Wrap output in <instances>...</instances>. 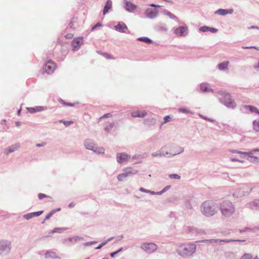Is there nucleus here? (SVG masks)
<instances>
[{
    "mask_svg": "<svg viewBox=\"0 0 259 259\" xmlns=\"http://www.w3.org/2000/svg\"><path fill=\"white\" fill-rule=\"evenodd\" d=\"M196 246L194 244L181 245L178 248L179 253L182 256L190 255L195 251Z\"/></svg>",
    "mask_w": 259,
    "mask_h": 259,
    "instance_id": "1",
    "label": "nucleus"
},
{
    "mask_svg": "<svg viewBox=\"0 0 259 259\" xmlns=\"http://www.w3.org/2000/svg\"><path fill=\"white\" fill-rule=\"evenodd\" d=\"M202 212L206 216L209 217L214 214L217 206L211 202H205L202 204Z\"/></svg>",
    "mask_w": 259,
    "mask_h": 259,
    "instance_id": "2",
    "label": "nucleus"
},
{
    "mask_svg": "<svg viewBox=\"0 0 259 259\" xmlns=\"http://www.w3.org/2000/svg\"><path fill=\"white\" fill-rule=\"evenodd\" d=\"M222 212L225 216H229L234 211V208L230 202H223L221 205Z\"/></svg>",
    "mask_w": 259,
    "mask_h": 259,
    "instance_id": "3",
    "label": "nucleus"
},
{
    "mask_svg": "<svg viewBox=\"0 0 259 259\" xmlns=\"http://www.w3.org/2000/svg\"><path fill=\"white\" fill-rule=\"evenodd\" d=\"M84 146L85 147L89 149L94 151L98 153H104V149L102 147H97L96 145L89 140H85L84 142Z\"/></svg>",
    "mask_w": 259,
    "mask_h": 259,
    "instance_id": "4",
    "label": "nucleus"
},
{
    "mask_svg": "<svg viewBox=\"0 0 259 259\" xmlns=\"http://www.w3.org/2000/svg\"><path fill=\"white\" fill-rule=\"evenodd\" d=\"M256 152H259V149H255L253 150H252L250 152H241L239 151H234V153L241 154L242 155H244V157H245L247 160H250L251 161H255L256 159H258V157L257 156H254L253 153Z\"/></svg>",
    "mask_w": 259,
    "mask_h": 259,
    "instance_id": "5",
    "label": "nucleus"
},
{
    "mask_svg": "<svg viewBox=\"0 0 259 259\" xmlns=\"http://www.w3.org/2000/svg\"><path fill=\"white\" fill-rule=\"evenodd\" d=\"M141 248L148 253H151L157 249V245L153 243H145L141 245Z\"/></svg>",
    "mask_w": 259,
    "mask_h": 259,
    "instance_id": "6",
    "label": "nucleus"
},
{
    "mask_svg": "<svg viewBox=\"0 0 259 259\" xmlns=\"http://www.w3.org/2000/svg\"><path fill=\"white\" fill-rule=\"evenodd\" d=\"M188 28L186 26H180L174 30L175 34L178 36H185L188 33Z\"/></svg>",
    "mask_w": 259,
    "mask_h": 259,
    "instance_id": "7",
    "label": "nucleus"
},
{
    "mask_svg": "<svg viewBox=\"0 0 259 259\" xmlns=\"http://www.w3.org/2000/svg\"><path fill=\"white\" fill-rule=\"evenodd\" d=\"M57 65L52 60H49L45 65V70L47 73H52L56 69Z\"/></svg>",
    "mask_w": 259,
    "mask_h": 259,
    "instance_id": "8",
    "label": "nucleus"
},
{
    "mask_svg": "<svg viewBox=\"0 0 259 259\" xmlns=\"http://www.w3.org/2000/svg\"><path fill=\"white\" fill-rule=\"evenodd\" d=\"M83 37H78L75 38L72 40L71 43L73 51H75L76 49H78L79 47L83 44Z\"/></svg>",
    "mask_w": 259,
    "mask_h": 259,
    "instance_id": "9",
    "label": "nucleus"
},
{
    "mask_svg": "<svg viewBox=\"0 0 259 259\" xmlns=\"http://www.w3.org/2000/svg\"><path fill=\"white\" fill-rule=\"evenodd\" d=\"M130 158V156L124 153H120L117 154V161L119 163L128 161Z\"/></svg>",
    "mask_w": 259,
    "mask_h": 259,
    "instance_id": "10",
    "label": "nucleus"
},
{
    "mask_svg": "<svg viewBox=\"0 0 259 259\" xmlns=\"http://www.w3.org/2000/svg\"><path fill=\"white\" fill-rule=\"evenodd\" d=\"M116 30L120 32L126 33L127 31V27L126 25L123 22L119 23L117 25L114 26Z\"/></svg>",
    "mask_w": 259,
    "mask_h": 259,
    "instance_id": "11",
    "label": "nucleus"
},
{
    "mask_svg": "<svg viewBox=\"0 0 259 259\" xmlns=\"http://www.w3.org/2000/svg\"><path fill=\"white\" fill-rule=\"evenodd\" d=\"M146 16L150 18H154L156 17L158 14V11L152 9H148L146 11Z\"/></svg>",
    "mask_w": 259,
    "mask_h": 259,
    "instance_id": "12",
    "label": "nucleus"
},
{
    "mask_svg": "<svg viewBox=\"0 0 259 259\" xmlns=\"http://www.w3.org/2000/svg\"><path fill=\"white\" fill-rule=\"evenodd\" d=\"M124 3H125L124 8L126 11H127L128 12H133L137 9V6L135 5H134L133 4L131 3V2H125Z\"/></svg>",
    "mask_w": 259,
    "mask_h": 259,
    "instance_id": "13",
    "label": "nucleus"
},
{
    "mask_svg": "<svg viewBox=\"0 0 259 259\" xmlns=\"http://www.w3.org/2000/svg\"><path fill=\"white\" fill-rule=\"evenodd\" d=\"M112 7V2L111 0H108L104 6L103 14V15H105L107 12H108L109 10H110Z\"/></svg>",
    "mask_w": 259,
    "mask_h": 259,
    "instance_id": "14",
    "label": "nucleus"
},
{
    "mask_svg": "<svg viewBox=\"0 0 259 259\" xmlns=\"http://www.w3.org/2000/svg\"><path fill=\"white\" fill-rule=\"evenodd\" d=\"M146 115L144 111H135L132 113V116L134 117H144Z\"/></svg>",
    "mask_w": 259,
    "mask_h": 259,
    "instance_id": "15",
    "label": "nucleus"
},
{
    "mask_svg": "<svg viewBox=\"0 0 259 259\" xmlns=\"http://www.w3.org/2000/svg\"><path fill=\"white\" fill-rule=\"evenodd\" d=\"M233 12V9H229V10H224V9H219L218 10L215 14L220 15H226L228 14H232Z\"/></svg>",
    "mask_w": 259,
    "mask_h": 259,
    "instance_id": "16",
    "label": "nucleus"
},
{
    "mask_svg": "<svg viewBox=\"0 0 259 259\" xmlns=\"http://www.w3.org/2000/svg\"><path fill=\"white\" fill-rule=\"evenodd\" d=\"M136 172H137V171H135V172L128 171V172H124L123 174H119L118 175L117 179L119 181H122L124 180V179L126 177H127L128 176V175L131 174H136Z\"/></svg>",
    "mask_w": 259,
    "mask_h": 259,
    "instance_id": "17",
    "label": "nucleus"
},
{
    "mask_svg": "<svg viewBox=\"0 0 259 259\" xmlns=\"http://www.w3.org/2000/svg\"><path fill=\"white\" fill-rule=\"evenodd\" d=\"M19 147V145L18 144L13 145L6 150V153L8 154L9 153L13 152L15 150H17Z\"/></svg>",
    "mask_w": 259,
    "mask_h": 259,
    "instance_id": "18",
    "label": "nucleus"
},
{
    "mask_svg": "<svg viewBox=\"0 0 259 259\" xmlns=\"http://www.w3.org/2000/svg\"><path fill=\"white\" fill-rule=\"evenodd\" d=\"M60 210V208L52 210L46 216L45 220L49 219L55 213L59 211Z\"/></svg>",
    "mask_w": 259,
    "mask_h": 259,
    "instance_id": "19",
    "label": "nucleus"
},
{
    "mask_svg": "<svg viewBox=\"0 0 259 259\" xmlns=\"http://www.w3.org/2000/svg\"><path fill=\"white\" fill-rule=\"evenodd\" d=\"M200 90L202 92H209L211 91V89L208 87V85L206 83H202L200 85Z\"/></svg>",
    "mask_w": 259,
    "mask_h": 259,
    "instance_id": "20",
    "label": "nucleus"
},
{
    "mask_svg": "<svg viewBox=\"0 0 259 259\" xmlns=\"http://www.w3.org/2000/svg\"><path fill=\"white\" fill-rule=\"evenodd\" d=\"M229 63V61H226L219 64V68L220 70L227 69L228 65Z\"/></svg>",
    "mask_w": 259,
    "mask_h": 259,
    "instance_id": "21",
    "label": "nucleus"
},
{
    "mask_svg": "<svg viewBox=\"0 0 259 259\" xmlns=\"http://www.w3.org/2000/svg\"><path fill=\"white\" fill-rule=\"evenodd\" d=\"M247 109H248L251 112H255L258 114H259V110L256 107L251 106H247L246 107Z\"/></svg>",
    "mask_w": 259,
    "mask_h": 259,
    "instance_id": "22",
    "label": "nucleus"
},
{
    "mask_svg": "<svg viewBox=\"0 0 259 259\" xmlns=\"http://www.w3.org/2000/svg\"><path fill=\"white\" fill-rule=\"evenodd\" d=\"M138 40L143 41L144 42L147 43V44H150L152 42V40L147 37H139L138 38Z\"/></svg>",
    "mask_w": 259,
    "mask_h": 259,
    "instance_id": "23",
    "label": "nucleus"
},
{
    "mask_svg": "<svg viewBox=\"0 0 259 259\" xmlns=\"http://www.w3.org/2000/svg\"><path fill=\"white\" fill-rule=\"evenodd\" d=\"M253 128L256 132H259V121L255 120L253 121Z\"/></svg>",
    "mask_w": 259,
    "mask_h": 259,
    "instance_id": "24",
    "label": "nucleus"
},
{
    "mask_svg": "<svg viewBox=\"0 0 259 259\" xmlns=\"http://www.w3.org/2000/svg\"><path fill=\"white\" fill-rule=\"evenodd\" d=\"M44 108L42 107H37L36 108H32L30 109V112L33 113L37 111H40L43 110Z\"/></svg>",
    "mask_w": 259,
    "mask_h": 259,
    "instance_id": "25",
    "label": "nucleus"
},
{
    "mask_svg": "<svg viewBox=\"0 0 259 259\" xmlns=\"http://www.w3.org/2000/svg\"><path fill=\"white\" fill-rule=\"evenodd\" d=\"M60 122L63 123L66 126H68L70 125L71 124L73 123V121L70 120V121H65L63 120H61L60 121Z\"/></svg>",
    "mask_w": 259,
    "mask_h": 259,
    "instance_id": "26",
    "label": "nucleus"
},
{
    "mask_svg": "<svg viewBox=\"0 0 259 259\" xmlns=\"http://www.w3.org/2000/svg\"><path fill=\"white\" fill-rule=\"evenodd\" d=\"M252 256L251 254L246 253L244 254L241 258V259H252Z\"/></svg>",
    "mask_w": 259,
    "mask_h": 259,
    "instance_id": "27",
    "label": "nucleus"
},
{
    "mask_svg": "<svg viewBox=\"0 0 259 259\" xmlns=\"http://www.w3.org/2000/svg\"><path fill=\"white\" fill-rule=\"evenodd\" d=\"M65 230L66 229L64 228H55L53 231H52V233L61 232L65 231Z\"/></svg>",
    "mask_w": 259,
    "mask_h": 259,
    "instance_id": "28",
    "label": "nucleus"
},
{
    "mask_svg": "<svg viewBox=\"0 0 259 259\" xmlns=\"http://www.w3.org/2000/svg\"><path fill=\"white\" fill-rule=\"evenodd\" d=\"M38 197L39 199H42L43 198H46V197H48V198H51V197L50 196H48L44 194H42V193H39L38 194Z\"/></svg>",
    "mask_w": 259,
    "mask_h": 259,
    "instance_id": "29",
    "label": "nucleus"
},
{
    "mask_svg": "<svg viewBox=\"0 0 259 259\" xmlns=\"http://www.w3.org/2000/svg\"><path fill=\"white\" fill-rule=\"evenodd\" d=\"M170 179H180V176L177 174H171L169 176Z\"/></svg>",
    "mask_w": 259,
    "mask_h": 259,
    "instance_id": "30",
    "label": "nucleus"
},
{
    "mask_svg": "<svg viewBox=\"0 0 259 259\" xmlns=\"http://www.w3.org/2000/svg\"><path fill=\"white\" fill-rule=\"evenodd\" d=\"M43 213V211H39L37 212H32V215L33 217H38L41 214Z\"/></svg>",
    "mask_w": 259,
    "mask_h": 259,
    "instance_id": "31",
    "label": "nucleus"
},
{
    "mask_svg": "<svg viewBox=\"0 0 259 259\" xmlns=\"http://www.w3.org/2000/svg\"><path fill=\"white\" fill-rule=\"evenodd\" d=\"M171 120V118L169 116H165L164 117V121L163 122V123H165L167 122H169Z\"/></svg>",
    "mask_w": 259,
    "mask_h": 259,
    "instance_id": "32",
    "label": "nucleus"
},
{
    "mask_svg": "<svg viewBox=\"0 0 259 259\" xmlns=\"http://www.w3.org/2000/svg\"><path fill=\"white\" fill-rule=\"evenodd\" d=\"M122 250V248H119L118 250L116 251L112 252L110 254L111 257H114L116 254H117L118 252L121 251Z\"/></svg>",
    "mask_w": 259,
    "mask_h": 259,
    "instance_id": "33",
    "label": "nucleus"
},
{
    "mask_svg": "<svg viewBox=\"0 0 259 259\" xmlns=\"http://www.w3.org/2000/svg\"><path fill=\"white\" fill-rule=\"evenodd\" d=\"M24 218H25L27 220H29L32 218H33V215L32 213H27L24 215Z\"/></svg>",
    "mask_w": 259,
    "mask_h": 259,
    "instance_id": "34",
    "label": "nucleus"
},
{
    "mask_svg": "<svg viewBox=\"0 0 259 259\" xmlns=\"http://www.w3.org/2000/svg\"><path fill=\"white\" fill-rule=\"evenodd\" d=\"M109 240H110L109 239L107 241H106L100 244L98 247H96V249H101L102 248V247L104 245H105L108 242V241H109Z\"/></svg>",
    "mask_w": 259,
    "mask_h": 259,
    "instance_id": "35",
    "label": "nucleus"
},
{
    "mask_svg": "<svg viewBox=\"0 0 259 259\" xmlns=\"http://www.w3.org/2000/svg\"><path fill=\"white\" fill-rule=\"evenodd\" d=\"M209 29V28L207 26H203L200 27V30L203 32H205L208 31Z\"/></svg>",
    "mask_w": 259,
    "mask_h": 259,
    "instance_id": "36",
    "label": "nucleus"
},
{
    "mask_svg": "<svg viewBox=\"0 0 259 259\" xmlns=\"http://www.w3.org/2000/svg\"><path fill=\"white\" fill-rule=\"evenodd\" d=\"M102 26V24L100 23H97L96 25H95L93 27H92V30H95L96 29L97 27H101Z\"/></svg>",
    "mask_w": 259,
    "mask_h": 259,
    "instance_id": "37",
    "label": "nucleus"
},
{
    "mask_svg": "<svg viewBox=\"0 0 259 259\" xmlns=\"http://www.w3.org/2000/svg\"><path fill=\"white\" fill-rule=\"evenodd\" d=\"M166 14L170 18H172V19L177 18L176 16H175L174 15H173L172 14H171V13H170L169 12H167Z\"/></svg>",
    "mask_w": 259,
    "mask_h": 259,
    "instance_id": "38",
    "label": "nucleus"
},
{
    "mask_svg": "<svg viewBox=\"0 0 259 259\" xmlns=\"http://www.w3.org/2000/svg\"><path fill=\"white\" fill-rule=\"evenodd\" d=\"M73 36V34L72 33H68L65 35V37L67 39L72 38Z\"/></svg>",
    "mask_w": 259,
    "mask_h": 259,
    "instance_id": "39",
    "label": "nucleus"
},
{
    "mask_svg": "<svg viewBox=\"0 0 259 259\" xmlns=\"http://www.w3.org/2000/svg\"><path fill=\"white\" fill-rule=\"evenodd\" d=\"M61 103L63 104V105H66V106H74V104H71V103H66L64 102V101H61Z\"/></svg>",
    "mask_w": 259,
    "mask_h": 259,
    "instance_id": "40",
    "label": "nucleus"
},
{
    "mask_svg": "<svg viewBox=\"0 0 259 259\" xmlns=\"http://www.w3.org/2000/svg\"><path fill=\"white\" fill-rule=\"evenodd\" d=\"M111 115H112L110 113H107V114H105L104 115H103V116L101 117L100 119H101L104 117H109L111 116Z\"/></svg>",
    "mask_w": 259,
    "mask_h": 259,
    "instance_id": "41",
    "label": "nucleus"
},
{
    "mask_svg": "<svg viewBox=\"0 0 259 259\" xmlns=\"http://www.w3.org/2000/svg\"><path fill=\"white\" fill-rule=\"evenodd\" d=\"M179 112H184V113H185V112H188V111L187 109H183V108H180V109H179Z\"/></svg>",
    "mask_w": 259,
    "mask_h": 259,
    "instance_id": "42",
    "label": "nucleus"
},
{
    "mask_svg": "<svg viewBox=\"0 0 259 259\" xmlns=\"http://www.w3.org/2000/svg\"><path fill=\"white\" fill-rule=\"evenodd\" d=\"M221 240H215V239H211V240H209V242H211V243H212V242L217 243V242H221Z\"/></svg>",
    "mask_w": 259,
    "mask_h": 259,
    "instance_id": "43",
    "label": "nucleus"
},
{
    "mask_svg": "<svg viewBox=\"0 0 259 259\" xmlns=\"http://www.w3.org/2000/svg\"><path fill=\"white\" fill-rule=\"evenodd\" d=\"M208 30H210L212 32H215L217 31V29L215 28H209V29Z\"/></svg>",
    "mask_w": 259,
    "mask_h": 259,
    "instance_id": "44",
    "label": "nucleus"
},
{
    "mask_svg": "<svg viewBox=\"0 0 259 259\" xmlns=\"http://www.w3.org/2000/svg\"><path fill=\"white\" fill-rule=\"evenodd\" d=\"M243 49H252V48H253V49H255L257 50H259V49L258 48H256L255 47H242Z\"/></svg>",
    "mask_w": 259,
    "mask_h": 259,
    "instance_id": "45",
    "label": "nucleus"
},
{
    "mask_svg": "<svg viewBox=\"0 0 259 259\" xmlns=\"http://www.w3.org/2000/svg\"><path fill=\"white\" fill-rule=\"evenodd\" d=\"M46 145V143H42L41 144H37L36 146L37 147H42V146H44Z\"/></svg>",
    "mask_w": 259,
    "mask_h": 259,
    "instance_id": "46",
    "label": "nucleus"
},
{
    "mask_svg": "<svg viewBox=\"0 0 259 259\" xmlns=\"http://www.w3.org/2000/svg\"><path fill=\"white\" fill-rule=\"evenodd\" d=\"M254 68L256 69H259V61H258L257 65L254 66Z\"/></svg>",
    "mask_w": 259,
    "mask_h": 259,
    "instance_id": "47",
    "label": "nucleus"
},
{
    "mask_svg": "<svg viewBox=\"0 0 259 259\" xmlns=\"http://www.w3.org/2000/svg\"><path fill=\"white\" fill-rule=\"evenodd\" d=\"M170 187V186H166L165 188H164L162 192L165 191L166 190L168 189Z\"/></svg>",
    "mask_w": 259,
    "mask_h": 259,
    "instance_id": "48",
    "label": "nucleus"
},
{
    "mask_svg": "<svg viewBox=\"0 0 259 259\" xmlns=\"http://www.w3.org/2000/svg\"><path fill=\"white\" fill-rule=\"evenodd\" d=\"M150 6L152 7H160V6L159 5H155V4H151L150 5Z\"/></svg>",
    "mask_w": 259,
    "mask_h": 259,
    "instance_id": "49",
    "label": "nucleus"
},
{
    "mask_svg": "<svg viewBox=\"0 0 259 259\" xmlns=\"http://www.w3.org/2000/svg\"><path fill=\"white\" fill-rule=\"evenodd\" d=\"M104 56L108 58H112L109 54H105Z\"/></svg>",
    "mask_w": 259,
    "mask_h": 259,
    "instance_id": "50",
    "label": "nucleus"
},
{
    "mask_svg": "<svg viewBox=\"0 0 259 259\" xmlns=\"http://www.w3.org/2000/svg\"><path fill=\"white\" fill-rule=\"evenodd\" d=\"M140 190L141 191H142V192H146V190H145V189H144V188H141L140 189Z\"/></svg>",
    "mask_w": 259,
    "mask_h": 259,
    "instance_id": "51",
    "label": "nucleus"
},
{
    "mask_svg": "<svg viewBox=\"0 0 259 259\" xmlns=\"http://www.w3.org/2000/svg\"><path fill=\"white\" fill-rule=\"evenodd\" d=\"M113 126V123H110L109 124V127L110 128H111Z\"/></svg>",
    "mask_w": 259,
    "mask_h": 259,
    "instance_id": "52",
    "label": "nucleus"
},
{
    "mask_svg": "<svg viewBox=\"0 0 259 259\" xmlns=\"http://www.w3.org/2000/svg\"><path fill=\"white\" fill-rule=\"evenodd\" d=\"M225 97H226L227 98L229 99L230 97V95L227 94V95H226Z\"/></svg>",
    "mask_w": 259,
    "mask_h": 259,
    "instance_id": "53",
    "label": "nucleus"
},
{
    "mask_svg": "<svg viewBox=\"0 0 259 259\" xmlns=\"http://www.w3.org/2000/svg\"><path fill=\"white\" fill-rule=\"evenodd\" d=\"M232 161H239V160L238 159H232Z\"/></svg>",
    "mask_w": 259,
    "mask_h": 259,
    "instance_id": "54",
    "label": "nucleus"
},
{
    "mask_svg": "<svg viewBox=\"0 0 259 259\" xmlns=\"http://www.w3.org/2000/svg\"><path fill=\"white\" fill-rule=\"evenodd\" d=\"M50 253L49 252H47L46 253V257H48V256H49Z\"/></svg>",
    "mask_w": 259,
    "mask_h": 259,
    "instance_id": "55",
    "label": "nucleus"
},
{
    "mask_svg": "<svg viewBox=\"0 0 259 259\" xmlns=\"http://www.w3.org/2000/svg\"><path fill=\"white\" fill-rule=\"evenodd\" d=\"M229 104H231L230 106H233L234 103H230ZM230 106V105H227V106Z\"/></svg>",
    "mask_w": 259,
    "mask_h": 259,
    "instance_id": "56",
    "label": "nucleus"
},
{
    "mask_svg": "<svg viewBox=\"0 0 259 259\" xmlns=\"http://www.w3.org/2000/svg\"><path fill=\"white\" fill-rule=\"evenodd\" d=\"M16 123L17 126H19V123L18 122H17Z\"/></svg>",
    "mask_w": 259,
    "mask_h": 259,
    "instance_id": "57",
    "label": "nucleus"
},
{
    "mask_svg": "<svg viewBox=\"0 0 259 259\" xmlns=\"http://www.w3.org/2000/svg\"><path fill=\"white\" fill-rule=\"evenodd\" d=\"M105 130H106V131H107V132H108V131H109V130H108V129H107V128H105Z\"/></svg>",
    "mask_w": 259,
    "mask_h": 259,
    "instance_id": "58",
    "label": "nucleus"
},
{
    "mask_svg": "<svg viewBox=\"0 0 259 259\" xmlns=\"http://www.w3.org/2000/svg\"><path fill=\"white\" fill-rule=\"evenodd\" d=\"M254 259H258L257 257H255Z\"/></svg>",
    "mask_w": 259,
    "mask_h": 259,
    "instance_id": "59",
    "label": "nucleus"
},
{
    "mask_svg": "<svg viewBox=\"0 0 259 259\" xmlns=\"http://www.w3.org/2000/svg\"><path fill=\"white\" fill-rule=\"evenodd\" d=\"M103 259H108V258H106V257H104L103 258Z\"/></svg>",
    "mask_w": 259,
    "mask_h": 259,
    "instance_id": "60",
    "label": "nucleus"
},
{
    "mask_svg": "<svg viewBox=\"0 0 259 259\" xmlns=\"http://www.w3.org/2000/svg\"><path fill=\"white\" fill-rule=\"evenodd\" d=\"M42 224L45 223V221L42 222Z\"/></svg>",
    "mask_w": 259,
    "mask_h": 259,
    "instance_id": "61",
    "label": "nucleus"
}]
</instances>
